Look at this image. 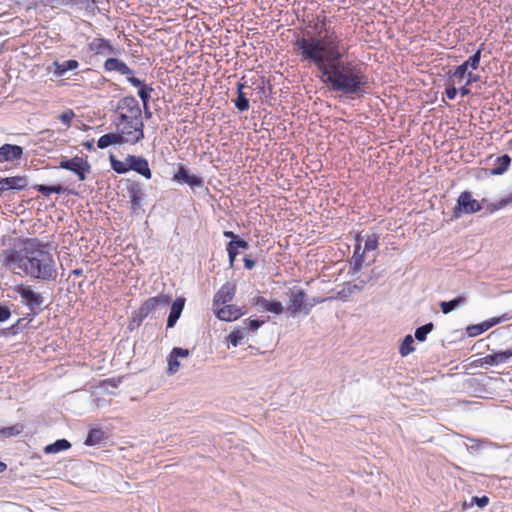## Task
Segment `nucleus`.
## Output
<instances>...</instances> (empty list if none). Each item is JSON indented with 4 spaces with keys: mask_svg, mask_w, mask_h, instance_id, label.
<instances>
[{
    "mask_svg": "<svg viewBox=\"0 0 512 512\" xmlns=\"http://www.w3.org/2000/svg\"><path fill=\"white\" fill-rule=\"evenodd\" d=\"M26 318H20L14 323L10 329L14 331V333H17L19 331H22L26 325L30 322L29 320L25 323Z\"/></svg>",
    "mask_w": 512,
    "mask_h": 512,
    "instance_id": "54",
    "label": "nucleus"
},
{
    "mask_svg": "<svg viewBox=\"0 0 512 512\" xmlns=\"http://www.w3.org/2000/svg\"><path fill=\"white\" fill-rule=\"evenodd\" d=\"M180 367V362L178 361L177 358H175L174 356H172L171 354H169V357H168V374H174L178 371Z\"/></svg>",
    "mask_w": 512,
    "mask_h": 512,
    "instance_id": "48",
    "label": "nucleus"
},
{
    "mask_svg": "<svg viewBox=\"0 0 512 512\" xmlns=\"http://www.w3.org/2000/svg\"><path fill=\"white\" fill-rule=\"evenodd\" d=\"M365 284V280H361L359 284L347 282L344 288L339 292V295L340 297H348L356 291H361Z\"/></svg>",
    "mask_w": 512,
    "mask_h": 512,
    "instance_id": "36",
    "label": "nucleus"
},
{
    "mask_svg": "<svg viewBox=\"0 0 512 512\" xmlns=\"http://www.w3.org/2000/svg\"><path fill=\"white\" fill-rule=\"evenodd\" d=\"M135 139L131 138L127 133H107L102 135L98 141L97 146L100 149H105L111 145L124 144V142H133Z\"/></svg>",
    "mask_w": 512,
    "mask_h": 512,
    "instance_id": "17",
    "label": "nucleus"
},
{
    "mask_svg": "<svg viewBox=\"0 0 512 512\" xmlns=\"http://www.w3.org/2000/svg\"><path fill=\"white\" fill-rule=\"evenodd\" d=\"M481 209L480 202L474 199L469 191H464L457 199V204L453 208V215L458 218L462 214H473Z\"/></svg>",
    "mask_w": 512,
    "mask_h": 512,
    "instance_id": "7",
    "label": "nucleus"
},
{
    "mask_svg": "<svg viewBox=\"0 0 512 512\" xmlns=\"http://www.w3.org/2000/svg\"><path fill=\"white\" fill-rule=\"evenodd\" d=\"M455 85H456L455 81H452V82L449 80L447 81L445 94L449 100H454L458 94V90Z\"/></svg>",
    "mask_w": 512,
    "mask_h": 512,
    "instance_id": "47",
    "label": "nucleus"
},
{
    "mask_svg": "<svg viewBox=\"0 0 512 512\" xmlns=\"http://www.w3.org/2000/svg\"><path fill=\"white\" fill-rule=\"evenodd\" d=\"M103 68L106 72H118L127 78L133 76V70L122 60L116 57H110L104 62Z\"/></svg>",
    "mask_w": 512,
    "mask_h": 512,
    "instance_id": "19",
    "label": "nucleus"
},
{
    "mask_svg": "<svg viewBox=\"0 0 512 512\" xmlns=\"http://www.w3.org/2000/svg\"><path fill=\"white\" fill-rule=\"evenodd\" d=\"M244 337L243 331L237 329L230 332L228 335V341L233 347H237L241 344V340Z\"/></svg>",
    "mask_w": 512,
    "mask_h": 512,
    "instance_id": "42",
    "label": "nucleus"
},
{
    "mask_svg": "<svg viewBox=\"0 0 512 512\" xmlns=\"http://www.w3.org/2000/svg\"><path fill=\"white\" fill-rule=\"evenodd\" d=\"M414 339L412 335L408 334L404 337L400 347H399V353L402 357L408 356L410 353H412L414 348Z\"/></svg>",
    "mask_w": 512,
    "mask_h": 512,
    "instance_id": "35",
    "label": "nucleus"
},
{
    "mask_svg": "<svg viewBox=\"0 0 512 512\" xmlns=\"http://www.w3.org/2000/svg\"><path fill=\"white\" fill-rule=\"evenodd\" d=\"M24 155L20 145L5 143L0 146V165L3 163L19 162Z\"/></svg>",
    "mask_w": 512,
    "mask_h": 512,
    "instance_id": "10",
    "label": "nucleus"
},
{
    "mask_svg": "<svg viewBox=\"0 0 512 512\" xmlns=\"http://www.w3.org/2000/svg\"><path fill=\"white\" fill-rule=\"evenodd\" d=\"M132 122H136V118H132V116L128 113H119L117 120L114 121V124L117 129L124 124H129Z\"/></svg>",
    "mask_w": 512,
    "mask_h": 512,
    "instance_id": "43",
    "label": "nucleus"
},
{
    "mask_svg": "<svg viewBox=\"0 0 512 512\" xmlns=\"http://www.w3.org/2000/svg\"><path fill=\"white\" fill-rule=\"evenodd\" d=\"M23 428L24 427L21 424H15L9 427H0V434L4 435L5 437L17 436L22 433Z\"/></svg>",
    "mask_w": 512,
    "mask_h": 512,
    "instance_id": "40",
    "label": "nucleus"
},
{
    "mask_svg": "<svg viewBox=\"0 0 512 512\" xmlns=\"http://www.w3.org/2000/svg\"><path fill=\"white\" fill-rule=\"evenodd\" d=\"M73 0H40V2L44 6H49L51 8H57L59 6H68L72 5Z\"/></svg>",
    "mask_w": 512,
    "mask_h": 512,
    "instance_id": "46",
    "label": "nucleus"
},
{
    "mask_svg": "<svg viewBox=\"0 0 512 512\" xmlns=\"http://www.w3.org/2000/svg\"><path fill=\"white\" fill-rule=\"evenodd\" d=\"M32 188L44 196H49L53 193L52 185L35 184L32 186Z\"/></svg>",
    "mask_w": 512,
    "mask_h": 512,
    "instance_id": "51",
    "label": "nucleus"
},
{
    "mask_svg": "<svg viewBox=\"0 0 512 512\" xmlns=\"http://www.w3.org/2000/svg\"><path fill=\"white\" fill-rule=\"evenodd\" d=\"M434 329L432 322L426 323L415 330V339L419 342H424L427 339V335Z\"/></svg>",
    "mask_w": 512,
    "mask_h": 512,
    "instance_id": "38",
    "label": "nucleus"
},
{
    "mask_svg": "<svg viewBox=\"0 0 512 512\" xmlns=\"http://www.w3.org/2000/svg\"><path fill=\"white\" fill-rule=\"evenodd\" d=\"M0 188L7 191H23L28 187V177L26 175H15L0 178Z\"/></svg>",
    "mask_w": 512,
    "mask_h": 512,
    "instance_id": "13",
    "label": "nucleus"
},
{
    "mask_svg": "<svg viewBox=\"0 0 512 512\" xmlns=\"http://www.w3.org/2000/svg\"><path fill=\"white\" fill-rule=\"evenodd\" d=\"M511 202H512V195H510L508 198L501 199L500 201H498L496 203H492V204L488 205L487 209L489 210L490 213H493V212L505 207L507 204H509Z\"/></svg>",
    "mask_w": 512,
    "mask_h": 512,
    "instance_id": "45",
    "label": "nucleus"
},
{
    "mask_svg": "<svg viewBox=\"0 0 512 512\" xmlns=\"http://www.w3.org/2000/svg\"><path fill=\"white\" fill-rule=\"evenodd\" d=\"M467 303V297L464 295L457 296L449 301H443L440 303L441 311L444 314H448L455 309L465 305Z\"/></svg>",
    "mask_w": 512,
    "mask_h": 512,
    "instance_id": "30",
    "label": "nucleus"
},
{
    "mask_svg": "<svg viewBox=\"0 0 512 512\" xmlns=\"http://www.w3.org/2000/svg\"><path fill=\"white\" fill-rule=\"evenodd\" d=\"M323 300L318 298H313L312 301L309 300V304L311 305V309L318 303H321Z\"/></svg>",
    "mask_w": 512,
    "mask_h": 512,
    "instance_id": "64",
    "label": "nucleus"
},
{
    "mask_svg": "<svg viewBox=\"0 0 512 512\" xmlns=\"http://www.w3.org/2000/svg\"><path fill=\"white\" fill-rule=\"evenodd\" d=\"M243 261H244V267L247 270H252L256 265V261L253 260L252 258H250L249 256H245Z\"/></svg>",
    "mask_w": 512,
    "mask_h": 512,
    "instance_id": "56",
    "label": "nucleus"
},
{
    "mask_svg": "<svg viewBox=\"0 0 512 512\" xmlns=\"http://www.w3.org/2000/svg\"><path fill=\"white\" fill-rule=\"evenodd\" d=\"M14 290L21 298V303L31 311L32 317L29 319L31 321L40 312L36 308H39L44 302L42 294L35 292L31 286L25 284L16 285Z\"/></svg>",
    "mask_w": 512,
    "mask_h": 512,
    "instance_id": "4",
    "label": "nucleus"
},
{
    "mask_svg": "<svg viewBox=\"0 0 512 512\" xmlns=\"http://www.w3.org/2000/svg\"><path fill=\"white\" fill-rule=\"evenodd\" d=\"M83 147L89 151L94 149V140H88L82 143Z\"/></svg>",
    "mask_w": 512,
    "mask_h": 512,
    "instance_id": "62",
    "label": "nucleus"
},
{
    "mask_svg": "<svg viewBox=\"0 0 512 512\" xmlns=\"http://www.w3.org/2000/svg\"><path fill=\"white\" fill-rule=\"evenodd\" d=\"M467 70L468 69H466L463 64L455 67L454 69H450L447 73L448 80L451 82L455 81V83H461L467 73Z\"/></svg>",
    "mask_w": 512,
    "mask_h": 512,
    "instance_id": "34",
    "label": "nucleus"
},
{
    "mask_svg": "<svg viewBox=\"0 0 512 512\" xmlns=\"http://www.w3.org/2000/svg\"><path fill=\"white\" fill-rule=\"evenodd\" d=\"M252 304L260 307L262 310L279 315L283 313L284 307L280 301L268 300L262 296H255L252 298Z\"/></svg>",
    "mask_w": 512,
    "mask_h": 512,
    "instance_id": "21",
    "label": "nucleus"
},
{
    "mask_svg": "<svg viewBox=\"0 0 512 512\" xmlns=\"http://www.w3.org/2000/svg\"><path fill=\"white\" fill-rule=\"evenodd\" d=\"M483 47L484 44L482 43L479 46V48L475 51V53L472 54L466 61L462 63L466 69L471 68L473 70H476L479 67Z\"/></svg>",
    "mask_w": 512,
    "mask_h": 512,
    "instance_id": "33",
    "label": "nucleus"
},
{
    "mask_svg": "<svg viewBox=\"0 0 512 512\" xmlns=\"http://www.w3.org/2000/svg\"><path fill=\"white\" fill-rule=\"evenodd\" d=\"M74 116V112L71 109H68L60 114L59 119L64 125L70 126Z\"/></svg>",
    "mask_w": 512,
    "mask_h": 512,
    "instance_id": "49",
    "label": "nucleus"
},
{
    "mask_svg": "<svg viewBox=\"0 0 512 512\" xmlns=\"http://www.w3.org/2000/svg\"><path fill=\"white\" fill-rule=\"evenodd\" d=\"M184 306H185V298H183V297H178L173 301L171 308H170V313H169V316L167 319L166 327L168 329L173 328L176 325L178 319L180 318V316L182 314Z\"/></svg>",
    "mask_w": 512,
    "mask_h": 512,
    "instance_id": "24",
    "label": "nucleus"
},
{
    "mask_svg": "<svg viewBox=\"0 0 512 512\" xmlns=\"http://www.w3.org/2000/svg\"><path fill=\"white\" fill-rule=\"evenodd\" d=\"M173 180L179 183L187 184L192 189L202 188L204 186L203 178L194 174H190L189 170L185 166L179 167L178 171L173 177Z\"/></svg>",
    "mask_w": 512,
    "mask_h": 512,
    "instance_id": "14",
    "label": "nucleus"
},
{
    "mask_svg": "<svg viewBox=\"0 0 512 512\" xmlns=\"http://www.w3.org/2000/svg\"><path fill=\"white\" fill-rule=\"evenodd\" d=\"M47 246L38 238H25L21 241L20 249L8 248L2 251V265L12 271L19 270L40 282H53L58 272L54 256Z\"/></svg>",
    "mask_w": 512,
    "mask_h": 512,
    "instance_id": "2",
    "label": "nucleus"
},
{
    "mask_svg": "<svg viewBox=\"0 0 512 512\" xmlns=\"http://www.w3.org/2000/svg\"><path fill=\"white\" fill-rule=\"evenodd\" d=\"M512 357V346L505 351H499L493 354L486 355L481 361V366L488 365V366H495L499 365L501 363L507 362V360Z\"/></svg>",
    "mask_w": 512,
    "mask_h": 512,
    "instance_id": "23",
    "label": "nucleus"
},
{
    "mask_svg": "<svg viewBox=\"0 0 512 512\" xmlns=\"http://www.w3.org/2000/svg\"><path fill=\"white\" fill-rule=\"evenodd\" d=\"M88 49L96 55L109 56L117 55L120 53L118 48H115L110 40L103 37H96L88 44Z\"/></svg>",
    "mask_w": 512,
    "mask_h": 512,
    "instance_id": "8",
    "label": "nucleus"
},
{
    "mask_svg": "<svg viewBox=\"0 0 512 512\" xmlns=\"http://www.w3.org/2000/svg\"><path fill=\"white\" fill-rule=\"evenodd\" d=\"M127 193L132 213H137L138 210L141 208L142 200L145 195L142 184L138 181L128 180Z\"/></svg>",
    "mask_w": 512,
    "mask_h": 512,
    "instance_id": "9",
    "label": "nucleus"
},
{
    "mask_svg": "<svg viewBox=\"0 0 512 512\" xmlns=\"http://www.w3.org/2000/svg\"><path fill=\"white\" fill-rule=\"evenodd\" d=\"M53 70L52 73L55 77H62L64 76L68 71L75 70L79 67V62L75 59H69L63 62H59L58 60H55L52 63Z\"/></svg>",
    "mask_w": 512,
    "mask_h": 512,
    "instance_id": "28",
    "label": "nucleus"
},
{
    "mask_svg": "<svg viewBox=\"0 0 512 512\" xmlns=\"http://www.w3.org/2000/svg\"><path fill=\"white\" fill-rule=\"evenodd\" d=\"M213 311L219 320L226 322L235 321L245 314L242 308L234 304H226L213 309Z\"/></svg>",
    "mask_w": 512,
    "mask_h": 512,
    "instance_id": "16",
    "label": "nucleus"
},
{
    "mask_svg": "<svg viewBox=\"0 0 512 512\" xmlns=\"http://www.w3.org/2000/svg\"><path fill=\"white\" fill-rule=\"evenodd\" d=\"M126 162L128 163L129 170L137 172L148 180L152 178V172L146 158L142 156L128 155L126 157Z\"/></svg>",
    "mask_w": 512,
    "mask_h": 512,
    "instance_id": "12",
    "label": "nucleus"
},
{
    "mask_svg": "<svg viewBox=\"0 0 512 512\" xmlns=\"http://www.w3.org/2000/svg\"><path fill=\"white\" fill-rule=\"evenodd\" d=\"M512 319V315L510 313H504L501 316L498 317H492L490 319H487L486 322H488L489 329L494 327L497 324L509 321Z\"/></svg>",
    "mask_w": 512,
    "mask_h": 512,
    "instance_id": "44",
    "label": "nucleus"
},
{
    "mask_svg": "<svg viewBox=\"0 0 512 512\" xmlns=\"http://www.w3.org/2000/svg\"><path fill=\"white\" fill-rule=\"evenodd\" d=\"M489 330L488 322L483 321L478 324L470 325L466 328V333L469 337H476Z\"/></svg>",
    "mask_w": 512,
    "mask_h": 512,
    "instance_id": "37",
    "label": "nucleus"
},
{
    "mask_svg": "<svg viewBox=\"0 0 512 512\" xmlns=\"http://www.w3.org/2000/svg\"><path fill=\"white\" fill-rule=\"evenodd\" d=\"M244 324L248 325L250 331L255 332L264 324V321L259 319H246L244 320Z\"/></svg>",
    "mask_w": 512,
    "mask_h": 512,
    "instance_id": "50",
    "label": "nucleus"
},
{
    "mask_svg": "<svg viewBox=\"0 0 512 512\" xmlns=\"http://www.w3.org/2000/svg\"><path fill=\"white\" fill-rule=\"evenodd\" d=\"M467 76H468L467 85H470V84H472V83L477 82V81H479V80H480V76H479V75H477V74H474V73H472V72H469V73L467 74Z\"/></svg>",
    "mask_w": 512,
    "mask_h": 512,
    "instance_id": "57",
    "label": "nucleus"
},
{
    "mask_svg": "<svg viewBox=\"0 0 512 512\" xmlns=\"http://www.w3.org/2000/svg\"><path fill=\"white\" fill-rule=\"evenodd\" d=\"M364 254L365 253H363V250L361 251V239L357 237L351 261V270L353 273H357L362 269L364 263Z\"/></svg>",
    "mask_w": 512,
    "mask_h": 512,
    "instance_id": "29",
    "label": "nucleus"
},
{
    "mask_svg": "<svg viewBox=\"0 0 512 512\" xmlns=\"http://www.w3.org/2000/svg\"><path fill=\"white\" fill-rule=\"evenodd\" d=\"M328 18L325 15H318L316 17V21L311 27L318 32V36L316 38L323 39L326 43L329 42L330 36L333 34L337 36L330 27H327ZM315 37V35H313Z\"/></svg>",
    "mask_w": 512,
    "mask_h": 512,
    "instance_id": "22",
    "label": "nucleus"
},
{
    "mask_svg": "<svg viewBox=\"0 0 512 512\" xmlns=\"http://www.w3.org/2000/svg\"><path fill=\"white\" fill-rule=\"evenodd\" d=\"M53 193L62 194L66 191V188L61 184L52 185Z\"/></svg>",
    "mask_w": 512,
    "mask_h": 512,
    "instance_id": "58",
    "label": "nucleus"
},
{
    "mask_svg": "<svg viewBox=\"0 0 512 512\" xmlns=\"http://www.w3.org/2000/svg\"><path fill=\"white\" fill-rule=\"evenodd\" d=\"M119 110H126L134 119H142L140 105L134 96H125L121 98L116 106V111Z\"/></svg>",
    "mask_w": 512,
    "mask_h": 512,
    "instance_id": "18",
    "label": "nucleus"
},
{
    "mask_svg": "<svg viewBox=\"0 0 512 512\" xmlns=\"http://www.w3.org/2000/svg\"><path fill=\"white\" fill-rule=\"evenodd\" d=\"M379 237L377 234L373 233L367 237L365 240V245L363 249V253L376 250L378 247Z\"/></svg>",
    "mask_w": 512,
    "mask_h": 512,
    "instance_id": "41",
    "label": "nucleus"
},
{
    "mask_svg": "<svg viewBox=\"0 0 512 512\" xmlns=\"http://www.w3.org/2000/svg\"><path fill=\"white\" fill-rule=\"evenodd\" d=\"M127 133L135 140L133 142H125L126 144L134 145L144 139V123L142 119H136V122L124 124L117 129V133Z\"/></svg>",
    "mask_w": 512,
    "mask_h": 512,
    "instance_id": "15",
    "label": "nucleus"
},
{
    "mask_svg": "<svg viewBox=\"0 0 512 512\" xmlns=\"http://www.w3.org/2000/svg\"><path fill=\"white\" fill-rule=\"evenodd\" d=\"M58 168L69 170L74 173L79 181L86 180V175L91 171L90 163L79 156L60 161Z\"/></svg>",
    "mask_w": 512,
    "mask_h": 512,
    "instance_id": "6",
    "label": "nucleus"
},
{
    "mask_svg": "<svg viewBox=\"0 0 512 512\" xmlns=\"http://www.w3.org/2000/svg\"><path fill=\"white\" fill-rule=\"evenodd\" d=\"M476 504L479 508H484L485 506L488 505L489 503V498L485 495L481 496V497H477V496H474L472 497V502H471V505L472 504Z\"/></svg>",
    "mask_w": 512,
    "mask_h": 512,
    "instance_id": "53",
    "label": "nucleus"
},
{
    "mask_svg": "<svg viewBox=\"0 0 512 512\" xmlns=\"http://www.w3.org/2000/svg\"><path fill=\"white\" fill-rule=\"evenodd\" d=\"M341 40L333 34L326 43L308 31L294 42L301 63L315 66L320 80L330 91L350 99L363 97L370 89L369 77L362 64L355 61H342L344 52L340 50Z\"/></svg>",
    "mask_w": 512,
    "mask_h": 512,
    "instance_id": "1",
    "label": "nucleus"
},
{
    "mask_svg": "<svg viewBox=\"0 0 512 512\" xmlns=\"http://www.w3.org/2000/svg\"><path fill=\"white\" fill-rule=\"evenodd\" d=\"M511 157L508 154H503L494 159L492 168L489 170L490 175L498 176L503 175L511 165Z\"/></svg>",
    "mask_w": 512,
    "mask_h": 512,
    "instance_id": "27",
    "label": "nucleus"
},
{
    "mask_svg": "<svg viewBox=\"0 0 512 512\" xmlns=\"http://www.w3.org/2000/svg\"><path fill=\"white\" fill-rule=\"evenodd\" d=\"M71 447V443L67 439H58L55 442L48 444L44 447L46 454H54L61 451L68 450Z\"/></svg>",
    "mask_w": 512,
    "mask_h": 512,
    "instance_id": "32",
    "label": "nucleus"
},
{
    "mask_svg": "<svg viewBox=\"0 0 512 512\" xmlns=\"http://www.w3.org/2000/svg\"><path fill=\"white\" fill-rule=\"evenodd\" d=\"M172 356L178 359V357L184 358L188 357L190 352L188 349L181 348V347H174L172 351L170 352Z\"/></svg>",
    "mask_w": 512,
    "mask_h": 512,
    "instance_id": "52",
    "label": "nucleus"
},
{
    "mask_svg": "<svg viewBox=\"0 0 512 512\" xmlns=\"http://www.w3.org/2000/svg\"><path fill=\"white\" fill-rule=\"evenodd\" d=\"M223 235H224V237L229 238L230 241L236 240L239 237L233 231H224Z\"/></svg>",
    "mask_w": 512,
    "mask_h": 512,
    "instance_id": "60",
    "label": "nucleus"
},
{
    "mask_svg": "<svg viewBox=\"0 0 512 512\" xmlns=\"http://www.w3.org/2000/svg\"><path fill=\"white\" fill-rule=\"evenodd\" d=\"M288 295L289 300L286 308L291 314L303 313L306 316L310 313L309 299L306 298V294L301 287L294 286L290 288Z\"/></svg>",
    "mask_w": 512,
    "mask_h": 512,
    "instance_id": "5",
    "label": "nucleus"
},
{
    "mask_svg": "<svg viewBox=\"0 0 512 512\" xmlns=\"http://www.w3.org/2000/svg\"><path fill=\"white\" fill-rule=\"evenodd\" d=\"M95 0H73L72 5H90L91 3H95Z\"/></svg>",
    "mask_w": 512,
    "mask_h": 512,
    "instance_id": "59",
    "label": "nucleus"
},
{
    "mask_svg": "<svg viewBox=\"0 0 512 512\" xmlns=\"http://www.w3.org/2000/svg\"><path fill=\"white\" fill-rule=\"evenodd\" d=\"M107 440V432H105L101 427H94L89 430L84 444L86 446H99L105 444Z\"/></svg>",
    "mask_w": 512,
    "mask_h": 512,
    "instance_id": "25",
    "label": "nucleus"
},
{
    "mask_svg": "<svg viewBox=\"0 0 512 512\" xmlns=\"http://www.w3.org/2000/svg\"><path fill=\"white\" fill-rule=\"evenodd\" d=\"M469 85H465L459 89L461 96L465 97L471 93V90L468 88Z\"/></svg>",
    "mask_w": 512,
    "mask_h": 512,
    "instance_id": "61",
    "label": "nucleus"
},
{
    "mask_svg": "<svg viewBox=\"0 0 512 512\" xmlns=\"http://www.w3.org/2000/svg\"><path fill=\"white\" fill-rule=\"evenodd\" d=\"M171 301L170 296L165 294H159L154 297L146 299L140 307L132 312L131 320L128 328L134 330L141 326L142 322L152 314L157 308L166 307Z\"/></svg>",
    "mask_w": 512,
    "mask_h": 512,
    "instance_id": "3",
    "label": "nucleus"
},
{
    "mask_svg": "<svg viewBox=\"0 0 512 512\" xmlns=\"http://www.w3.org/2000/svg\"><path fill=\"white\" fill-rule=\"evenodd\" d=\"M106 382L113 387H117L118 384L120 383V379L116 380V379L112 378V379H108Z\"/></svg>",
    "mask_w": 512,
    "mask_h": 512,
    "instance_id": "63",
    "label": "nucleus"
},
{
    "mask_svg": "<svg viewBox=\"0 0 512 512\" xmlns=\"http://www.w3.org/2000/svg\"><path fill=\"white\" fill-rule=\"evenodd\" d=\"M127 81L134 87H138V96L143 103L144 110H147L153 88L135 76H129Z\"/></svg>",
    "mask_w": 512,
    "mask_h": 512,
    "instance_id": "20",
    "label": "nucleus"
},
{
    "mask_svg": "<svg viewBox=\"0 0 512 512\" xmlns=\"http://www.w3.org/2000/svg\"><path fill=\"white\" fill-rule=\"evenodd\" d=\"M110 164L113 171H115L117 174H125L129 171L128 163L122 162L115 158L114 155H110Z\"/></svg>",
    "mask_w": 512,
    "mask_h": 512,
    "instance_id": "39",
    "label": "nucleus"
},
{
    "mask_svg": "<svg viewBox=\"0 0 512 512\" xmlns=\"http://www.w3.org/2000/svg\"><path fill=\"white\" fill-rule=\"evenodd\" d=\"M11 317V310L6 305H0V322H5Z\"/></svg>",
    "mask_w": 512,
    "mask_h": 512,
    "instance_id": "55",
    "label": "nucleus"
},
{
    "mask_svg": "<svg viewBox=\"0 0 512 512\" xmlns=\"http://www.w3.org/2000/svg\"><path fill=\"white\" fill-rule=\"evenodd\" d=\"M245 87V83L238 82L237 83V98L234 100L235 107L240 111H247L250 107L249 100L246 97V94L243 92Z\"/></svg>",
    "mask_w": 512,
    "mask_h": 512,
    "instance_id": "31",
    "label": "nucleus"
},
{
    "mask_svg": "<svg viewBox=\"0 0 512 512\" xmlns=\"http://www.w3.org/2000/svg\"><path fill=\"white\" fill-rule=\"evenodd\" d=\"M249 248V244L243 238L238 237L236 240L229 241L226 247L230 267H233L235 259L239 254V249L247 250Z\"/></svg>",
    "mask_w": 512,
    "mask_h": 512,
    "instance_id": "26",
    "label": "nucleus"
},
{
    "mask_svg": "<svg viewBox=\"0 0 512 512\" xmlns=\"http://www.w3.org/2000/svg\"><path fill=\"white\" fill-rule=\"evenodd\" d=\"M236 293V286L231 282L224 283L215 293L213 298V309L226 305L231 302Z\"/></svg>",
    "mask_w": 512,
    "mask_h": 512,
    "instance_id": "11",
    "label": "nucleus"
}]
</instances>
